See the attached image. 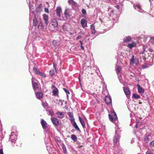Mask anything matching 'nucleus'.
Here are the masks:
<instances>
[{"label":"nucleus","mask_w":154,"mask_h":154,"mask_svg":"<svg viewBox=\"0 0 154 154\" xmlns=\"http://www.w3.org/2000/svg\"><path fill=\"white\" fill-rule=\"evenodd\" d=\"M109 116L110 121L115 124L116 125L115 128H118L119 127L117 124L118 122V118L115 112L114 111H112L111 114H109Z\"/></svg>","instance_id":"obj_1"},{"label":"nucleus","mask_w":154,"mask_h":154,"mask_svg":"<svg viewBox=\"0 0 154 154\" xmlns=\"http://www.w3.org/2000/svg\"><path fill=\"white\" fill-rule=\"evenodd\" d=\"M67 114L70 118V119L71 121H73L74 123L72 124L74 128L77 131L79 132H81V130L77 125V124L75 121V119L73 116V114L71 112H68Z\"/></svg>","instance_id":"obj_2"},{"label":"nucleus","mask_w":154,"mask_h":154,"mask_svg":"<svg viewBox=\"0 0 154 154\" xmlns=\"http://www.w3.org/2000/svg\"><path fill=\"white\" fill-rule=\"evenodd\" d=\"M118 130H116L115 131V135L114 136L113 141L114 143V145L117 147H119V140L120 137V134L118 133Z\"/></svg>","instance_id":"obj_3"},{"label":"nucleus","mask_w":154,"mask_h":154,"mask_svg":"<svg viewBox=\"0 0 154 154\" xmlns=\"http://www.w3.org/2000/svg\"><path fill=\"white\" fill-rule=\"evenodd\" d=\"M37 82L38 81L33 77L32 78V82L33 88L35 91L38 88V85Z\"/></svg>","instance_id":"obj_4"},{"label":"nucleus","mask_w":154,"mask_h":154,"mask_svg":"<svg viewBox=\"0 0 154 154\" xmlns=\"http://www.w3.org/2000/svg\"><path fill=\"white\" fill-rule=\"evenodd\" d=\"M34 18L33 20V25L35 26L38 24L39 22H40L41 19L39 17L35 15V14H34V16H33V17L32 18Z\"/></svg>","instance_id":"obj_5"},{"label":"nucleus","mask_w":154,"mask_h":154,"mask_svg":"<svg viewBox=\"0 0 154 154\" xmlns=\"http://www.w3.org/2000/svg\"><path fill=\"white\" fill-rule=\"evenodd\" d=\"M119 53L120 52L119 51V53H118V57L117 58V62L119 64L122 63V60L124 58V56H123L124 53L123 52H121V54H120Z\"/></svg>","instance_id":"obj_6"},{"label":"nucleus","mask_w":154,"mask_h":154,"mask_svg":"<svg viewBox=\"0 0 154 154\" xmlns=\"http://www.w3.org/2000/svg\"><path fill=\"white\" fill-rule=\"evenodd\" d=\"M33 5H29V10H30V14H29V21L30 22V20H31L33 17V16H34L35 13L34 12V11L33 10V8H32Z\"/></svg>","instance_id":"obj_7"},{"label":"nucleus","mask_w":154,"mask_h":154,"mask_svg":"<svg viewBox=\"0 0 154 154\" xmlns=\"http://www.w3.org/2000/svg\"><path fill=\"white\" fill-rule=\"evenodd\" d=\"M64 14L65 17L67 18H69L71 14V12L69 8L66 9L64 11Z\"/></svg>","instance_id":"obj_8"},{"label":"nucleus","mask_w":154,"mask_h":154,"mask_svg":"<svg viewBox=\"0 0 154 154\" xmlns=\"http://www.w3.org/2000/svg\"><path fill=\"white\" fill-rule=\"evenodd\" d=\"M80 23L83 28L87 27V21L85 19L82 18L81 19Z\"/></svg>","instance_id":"obj_9"},{"label":"nucleus","mask_w":154,"mask_h":154,"mask_svg":"<svg viewBox=\"0 0 154 154\" xmlns=\"http://www.w3.org/2000/svg\"><path fill=\"white\" fill-rule=\"evenodd\" d=\"M133 6L135 10L140 12H143V11L139 3L134 4V5Z\"/></svg>","instance_id":"obj_10"},{"label":"nucleus","mask_w":154,"mask_h":154,"mask_svg":"<svg viewBox=\"0 0 154 154\" xmlns=\"http://www.w3.org/2000/svg\"><path fill=\"white\" fill-rule=\"evenodd\" d=\"M43 18L44 20V21L45 23L46 26H47L48 23V16L45 14H44L42 15Z\"/></svg>","instance_id":"obj_11"},{"label":"nucleus","mask_w":154,"mask_h":154,"mask_svg":"<svg viewBox=\"0 0 154 154\" xmlns=\"http://www.w3.org/2000/svg\"><path fill=\"white\" fill-rule=\"evenodd\" d=\"M56 10L57 15L59 17H60L62 12L61 8L60 7H57Z\"/></svg>","instance_id":"obj_12"},{"label":"nucleus","mask_w":154,"mask_h":154,"mask_svg":"<svg viewBox=\"0 0 154 154\" xmlns=\"http://www.w3.org/2000/svg\"><path fill=\"white\" fill-rule=\"evenodd\" d=\"M105 102L108 104H110L112 103V99L110 96H107L105 97Z\"/></svg>","instance_id":"obj_13"},{"label":"nucleus","mask_w":154,"mask_h":154,"mask_svg":"<svg viewBox=\"0 0 154 154\" xmlns=\"http://www.w3.org/2000/svg\"><path fill=\"white\" fill-rule=\"evenodd\" d=\"M123 89L125 94L126 95L127 97H128L130 93L129 89L128 88L126 87H123Z\"/></svg>","instance_id":"obj_14"},{"label":"nucleus","mask_w":154,"mask_h":154,"mask_svg":"<svg viewBox=\"0 0 154 154\" xmlns=\"http://www.w3.org/2000/svg\"><path fill=\"white\" fill-rule=\"evenodd\" d=\"M41 123L44 129H45L47 126V123L43 119H41Z\"/></svg>","instance_id":"obj_15"},{"label":"nucleus","mask_w":154,"mask_h":154,"mask_svg":"<svg viewBox=\"0 0 154 154\" xmlns=\"http://www.w3.org/2000/svg\"><path fill=\"white\" fill-rule=\"evenodd\" d=\"M10 139L12 143H15L17 139L16 135L15 134L11 135L10 137Z\"/></svg>","instance_id":"obj_16"},{"label":"nucleus","mask_w":154,"mask_h":154,"mask_svg":"<svg viewBox=\"0 0 154 154\" xmlns=\"http://www.w3.org/2000/svg\"><path fill=\"white\" fill-rule=\"evenodd\" d=\"M51 24L52 26H53L54 27H57L58 26V23L56 20L55 19H53L52 20V21L51 22Z\"/></svg>","instance_id":"obj_17"},{"label":"nucleus","mask_w":154,"mask_h":154,"mask_svg":"<svg viewBox=\"0 0 154 154\" xmlns=\"http://www.w3.org/2000/svg\"><path fill=\"white\" fill-rule=\"evenodd\" d=\"M116 72L117 75H120L121 71V67L120 66H116Z\"/></svg>","instance_id":"obj_18"},{"label":"nucleus","mask_w":154,"mask_h":154,"mask_svg":"<svg viewBox=\"0 0 154 154\" xmlns=\"http://www.w3.org/2000/svg\"><path fill=\"white\" fill-rule=\"evenodd\" d=\"M152 137L150 135H146L145 137L144 140L146 143H147L151 140Z\"/></svg>","instance_id":"obj_19"},{"label":"nucleus","mask_w":154,"mask_h":154,"mask_svg":"<svg viewBox=\"0 0 154 154\" xmlns=\"http://www.w3.org/2000/svg\"><path fill=\"white\" fill-rule=\"evenodd\" d=\"M51 121L54 125L58 126L59 125V122L58 120L56 118H53L51 119Z\"/></svg>","instance_id":"obj_20"},{"label":"nucleus","mask_w":154,"mask_h":154,"mask_svg":"<svg viewBox=\"0 0 154 154\" xmlns=\"http://www.w3.org/2000/svg\"><path fill=\"white\" fill-rule=\"evenodd\" d=\"M136 46V44L134 42H132L131 43H129L127 45L128 47L131 49L133 47H135Z\"/></svg>","instance_id":"obj_21"},{"label":"nucleus","mask_w":154,"mask_h":154,"mask_svg":"<svg viewBox=\"0 0 154 154\" xmlns=\"http://www.w3.org/2000/svg\"><path fill=\"white\" fill-rule=\"evenodd\" d=\"M131 39V37L129 36H127L123 38V41L125 42H130Z\"/></svg>","instance_id":"obj_22"},{"label":"nucleus","mask_w":154,"mask_h":154,"mask_svg":"<svg viewBox=\"0 0 154 154\" xmlns=\"http://www.w3.org/2000/svg\"><path fill=\"white\" fill-rule=\"evenodd\" d=\"M79 119L83 128L84 129L85 127V125L84 122L83 120L82 119L80 116H79Z\"/></svg>","instance_id":"obj_23"},{"label":"nucleus","mask_w":154,"mask_h":154,"mask_svg":"<svg viewBox=\"0 0 154 154\" xmlns=\"http://www.w3.org/2000/svg\"><path fill=\"white\" fill-rule=\"evenodd\" d=\"M36 97L39 99H42V94L40 92H37L35 93Z\"/></svg>","instance_id":"obj_24"},{"label":"nucleus","mask_w":154,"mask_h":154,"mask_svg":"<svg viewBox=\"0 0 154 154\" xmlns=\"http://www.w3.org/2000/svg\"><path fill=\"white\" fill-rule=\"evenodd\" d=\"M64 113L60 112H57L56 114L57 115L58 117L60 119L63 118L64 117Z\"/></svg>","instance_id":"obj_25"},{"label":"nucleus","mask_w":154,"mask_h":154,"mask_svg":"<svg viewBox=\"0 0 154 154\" xmlns=\"http://www.w3.org/2000/svg\"><path fill=\"white\" fill-rule=\"evenodd\" d=\"M137 89L138 90V92L140 93H143L144 91V89L143 88L140 86L138 85H137Z\"/></svg>","instance_id":"obj_26"},{"label":"nucleus","mask_w":154,"mask_h":154,"mask_svg":"<svg viewBox=\"0 0 154 154\" xmlns=\"http://www.w3.org/2000/svg\"><path fill=\"white\" fill-rule=\"evenodd\" d=\"M38 28L39 29H41V30H42L44 29L43 23L41 20L40 21V22H39L38 23Z\"/></svg>","instance_id":"obj_27"},{"label":"nucleus","mask_w":154,"mask_h":154,"mask_svg":"<svg viewBox=\"0 0 154 154\" xmlns=\"http://www.w3.org/2000/svg\"><path fill=\"white\" fill-rule=\"evenodd\" d=\"M91 29L92 34H94L96 32V31L95 29V26L94 24H92L91 25Z\"/></svg>","instance_id":"obj_28"},{"label":"nucleus","mask_w":154,"mask_h":154,"mask_svg":"<svg viewBox=\"0 0 154 154\" xmlns=\"http://www.w3.org/2000/svg\"><path fill=\"white\" fill-rule=\"evenodd\" d=\"M55 88V89L53 90L52 92L53 94L54 95H56L58 93V90L54 86H52V88Z\"/></svg>","instance_id":"obj_29"},{"label":"nucleus","mask_w":154,"mask_h":154,"mask_svg":"<svg viewBox=\"0 0 154 154\" xmlns=\"http://www.w3.org/2000/svg\"><path fill=\"white\" fill-rule=\"evenodd\" d=\"M42 105L44 108L45 109L46 111H47L48 109V104L46 102H43Z\"/></svg>","instance_id":"obj_30"},{"label":"nucleus","mask_w":154,"mask_h":154,"mask_svg":"<svg viewBox=\"0 0 154 154\" xmlns=\"http://www.w3.org/2000/svg\"><path fill=\"white\" fill-rule=\"evenodd\" d=\"M45 144L47 145H46L47 149V150L48 151L49 154H50V153L49 152V151H50L51 149V148L50 146V144L47 145V144H48V143L46 142V141H45Z\"/></svg>","instance_id":"obj_31"},{"label":"nucleus","mask_w":154,"mask_h":154,"mask_svg":"<svg viewBox=\"0 0 154 154\" xmlns=\"http://www.w3.org/2000/svg\"><path fill=\"white\" fill-rule=\"evenodd\" d=\"M71 138L74 141H76L77 140V138L76 136L74 134H72L71 135Z\"/></svg>","instance_id":"obj_32"},{"label":"nucleus","mask_w":154,"mask_h":154,"mask_svg":"<svg viewBox=\"0 0 154 154\" xmlns=\"http://www.w3.org/2000/svg\"><path fill=\"white\" fill-rule=\"evenodd\" d=\"M52 44L54 46L56 47L59 45L60 44V43L58 41H57L56 40H53Z\"/></svg>","instance_id":"obj_33"},{"label":"nucleus","mask_w":154,"mask_h":154,"mask_svg":"<svg viewBox=\"0 0 154 154\" xmlns=\"http://www.w3.org/2000/svg\"><path fill=\"white\" fill-rule=\"evenodd\" d=\"M62 149L63 150V152L64 153H67V149L66 148V147L65 145L63 143L62 145Z\"/></svg>","instance_id":"obj_34"},{"label":"nucleus","mask_w":154,"mask_h":154,"mask_svg":"<svg viewBox=\"0 0 154 154\" xmlns=\"http://www.w3.org/2000/svg\"><path fill=\"white\" fill-rule=\"evenodd\" d=\"M47 111L48 112L47 114L48 115L53 116L54 114V112L52 110H50L48 111V109Z\"/></svg>","instance_id":"obj_35"},{"label":"nucleus","mask_w":154,"mask_h":154,"mask_svg":"<svg viewBox=\"0 0 154 154\" xmlns=\"http://www.w3.org/2000/svg\"><path fill=\"white\" fill-rule=\"evenodd\" d=\"M118 79L119 80V81L122 84H123L124 82L122 80V76L121 75V74H120V75H117Z\"/></svg>","instance_id":"obj_36"},{"label":"nucleus","mask_w":154,"mask_h":154,"mask_svg":"<svg viewBox=\"0 0 154 154\" xmlns=\"http://www.w3.org/2000/svg\"><path fill=\"white\" fill-rule=\"evenodd\" d=\"M132 97L135 99H137L140 98V96L137 94H133Z\"/></svg>","instance_id":"obj_37"},{"label":"nucleus","mask_w":154,"mask_h":154,"mask_svg":"<svg viewBox=\"0 0 154 154\" xmlns=\"http://www.w3.org/2000/svg\"><path fill=\"white\" fill-rule=\"evenodd\" d=\"M152 65L148 64H146L143 65L142 68L143 69H145L149 67Z\"/></svg>","instance_id":"obj_38"},{"label":"nucleus","mask_w":154,"mask_h":154,"mask_svg":"<svg viewBox=\"0 0 154 154\" xmlns=\"http://www.w3.org/2000/svg\"><path fill=\"white\" fill-rule=\"evenodd\" d=\"M33 70L35 72L36 74H38L40 71L37 69V68L36 67H34L33 68Z\"/></svg>","instance_id":"obj_39"},{"label":"nucleus","mask_w":154,"mask_h":154,"mask_svg":"<svg viewBox=\"0 0 154 154\" xmlns=\"http://www.w3.org/2000/svg\"><path fill=\"white\" fill-rule=\"evenodd\" d=\"M54 73V69H51L49 71V74L50 75L52 76Z\"/></svg>","instance_id":"obj_40"},{"label":"nucleus","mask_w":154,"mask_h":154,"mask_svg":"<svg viewBox=\"0 0 154 154\" xmlns=\"http://www.w3.org/2000/svg\"><path fill=\"white\" fill-rule=\"evenodd\" d=\"M68 2L69 4L72 5H75V2L73 0H69Z\"/></svg>","instance_id":"obj_41"},{"label":"nucleus","mask_w":154,"mask_h":154,"mask_svg":"<svg viewBox=\"0 0 154 154\" xmlns=\"http://www.w3.org/2000/svg\"><path fill=\"white\" fill-rule=\"evenodd\" d=\"M96 10L97 11V15L100 16L101 15H100V13L101 12L99 8H97Z\"/></svg>","instance_id":"obj_42"},{"label":"nucleus","mask_w":154,"mask_h":154,"mask_svg":"<svg viewBox=\"0 0 154 154\" xmlns=\"http://www.w3.org/2000/svg\"><path fill=\"white\" fill-rule=\"evenodd\" d=\"M38 74H39L40 76L43 78H45L46 77V75L44 73H42L40 71L39 72Z\"/></svg>","instance_id":"obj_43"},{"label":"nucleus","mask_w":154,"mask_h":154,"mask_svg":"<svg viewBox=\"0 0 154 154\" xmlns=\"http://www.w3.org/2000/svg\"><path fill=\"white\" fill-rule=\"evenodd\" d=\"M130 62L132 64H134V56L133 55H132V58Z\"/></svg>","instance_id":"obj_44"},{"label":"nucleus","mask_w":154,"mask_h":154,"mask_svg":"<svg viewBox=\"0 0 154 154\" xmlns=\"http://www.w3.org/2000/svg\"><path fill=\"white\" fill-rule=\"evenodd\" d=\"M150 42L153 45H154V37L151 38L150 39Z\"/></svg>","instance_id":"obj_45"},{"label":"nucleus","mask_w":154,"mask_h":154,"mask_svg":"<svg viewBox=\"0 0 154 154\" xmlns=\"http://www.w3.org/2000/svg\"><path fill=\"white\" fill-rule=\"evenodd\" d=\"M82 12L84 15H85L86 14V11L84 9H82Z\"/></svg>","instance_id":"obj_46"},{"label":"nucleus","mask_w":154,"mask_h":154,"mask_svg":"<svg viewBox=\"0 0 154 154\" xmlns=\"http://www.w3.org/2000/svg\"><path fill=\"white\" fill-rule=\"evenodd\" d=\"M63 90L66 94H69V92L65 88H63Z\"/></svg>","instance_id":"obj_47"},{"label":"nucleus","mask_w":154,"mask_h":154,"mask_svg":"<svg viewBox=\"0 0 154 154\" xmlns=\"http://www.w3.org/2000/svg\"><path fill=\"white\" fill-rule=\"evenodd\" d=\"M150 146L152 147H154V140L151 142L150 143Z\"/></svg>","instance_id":"obj_48"},{"label":"nucleus","mask_w":154,"mask_h":154,"mask_svg":"<svg viewBox=\"0 0 154 154\" xmlns=\"http://www.w3.org/2000/svg\"><path fill=\"white\" fill-rule=\"evenodd\" d=\"M90 1H91V2H90L89 5L87 4V6L88 7V8H90V7H92L93 6L91 4V0H90Z\"/></svg>","instance_id":"obj_49"},{"label":"nucleus","mask_w":154,"mask_h":154,"mask_svg":"<svg viewBox=\"0 0 154 154\" xmlns=\"http://www.w3.org/2000/svg\"><path fill=\"white\" fill-rule=\"evenodd\" d=\"M44 10H45V12L47 13H48L49 12V10L48 9V8H45V9H44Z\"/></svg>","instance_id":"obj_50"},{"label":"nucleus","mask_w":154,"mask_h":154,"mask_svg":"<svg viewBox=\"0 0 154 154\" xmlns=\"http://www.w3.org/2000/svg\"><path fill=\"white\" fill-rule=\"evenodd\" d=\"M79 34L82 35H84L85 34V32L83 31H81L79 32Z\"/></svg>","instance_id":"obj_51"},{"label":"nucleus","mask_w":154,"mask_h":154,"mask_svg":"<svg viewBox=\"0 0 154 154\" xmlns=\"http://www.w3.org/2000/svg\"><path fill=\"white\" fill-rule=\"evenodd\" d=\"M81 38L82 36L80 35H79L76 38V40H78Z\"/></svg>","instance_id":"obj_52"},{"label":"nucleus","mask_w":154,"mask_h":154,"mask_svg":"<svg viewBox=\"0 0 154 154\" xmlns=\"http://www.w3.org/2000/svg\"><path fill=\"white\" fill-rule=\"evenodd\" d=\"M0 154H4L2 149H0Z\"/></svg>","instance_id":"obj_53"},{"label":"nucleus","mask_w":154,"mask_h":154,"mask_svg":"<svg viewBox=\"0 0 154 154\" xmlns=\"http://www.w3.org/2000/svg\"><path fill=\"white\" fill-rule=\"evenodd\" d=\"M143 51H142V52H140V54H143V52H144V51H145V49H144V47H143Z\"/></svg>","instance_id":"obj_54"},{"label":"nucleus","mask_w":154,"mask_h":154,"mask_svg":"<svg viewBox=\"0 0 154 154\" xmlns=\"http://www.w3.org/2000/svg\"><path fill=\"white\" fill-rule=\"evenodd\" d=\"M81 49L82 50H84V46H83V45H81Z\"/></svg>","instance_id":"obj_55"},{"label":"nucleus","mask_w":154,"mask_h":154,"mask_svg":"<svg viewBox=\"0 0 154 154\" xmlns=\"http://www.w3.org/2000/svg\"><path fill=\"white\" fill-rule=\"evenodd\" d=\"M116 7L117 9H119L120 8V7L119 5H117L116 6Z\"/></svg>","instance_id":"obj_56"},{"label":"nucleus","mask_w":154,"mask_h":154,"mask_svg":"<svg viewBox=\"0 0 154 154\" xmlns=\"http://www.w3.org/2000/svg\"><path fill=\"white\" fill-rule=\"evenodd\" d=\"M53 66H54V68L55 70H56V65H55V64L54 63H53Z\"/></svg>","instance_id":"obj_57"},{"label":"nucleus","mask_w":154,"mask_h":154,"mask_svg":"<svg viewBox=\"0 0 154 154\" xmlns=\"http://www.w3.org/2000/svg\"><path fill=\"white\" fill-rule=\"evenodd\" d=\"M146 154H154L153 153H152L150 152H146Z\"/></svg>","instance_id":"obj_58"},{"label":"nucleus","mask_w":154,"mask_h":154,"mask_svg":"<svg viewBox=\"0 0 154 154\" xmlns=\"http://www.w3.org/2000/svg\"><path fill=\"white\" fill-rule=\"evenodd\" d=\"M79 42L80 43L81 45H82V41H80Z\"/></svg>","instance_id":"obj_59"},{"label":"nucleus","mask_w":154,"mask_h":154,"mask_svg":"<svg viewBox=\"0 0 154 154\" xmlns=\"http://www.w3.org/2000/svg\"><path fill=\"white\" fill-rule=\"evenodd\" d=\"M135 127L136 128H137L138 127V125L137 123L136 124V125H135Z\"/></svg>","instance_id":"obj_60"},{"label":"nucleus","mask_w":154,"mask_h":154,"mask_svg":"<svg viewBox=\"0 0 154 154\" xmlns=\"http://www.w3.org/2000/svg\"><path fill=\"white\" fill-rule=\"evenodd\" d=\"M38 9H39V10H41V8H39V7H38V8H37V9H36L37 11H38Z\"/></svg>","instance_id":"obj_61"},{"label":"nucleus","mask_w":154,"mask_h":154,"mask_svg":"<svg viewBox=\"0 0 154 154\" xmlns=\"http://www.w3.org/2000/svg\"><path fill=\"white\" fill-rule=\"evenodd\" d=\"M68 94H66V97H67V98L68 99L69 98V95H68Z\"/></svg>","instance_id":"obj_62"},{"label":"nucleus","mask_w":154,"mask_h":154,"mask_svg":"<svg viewBox=\"0 0 154 154\" xmlns=\"http://www.w3.org/2000/svg\"><path fill=\"white\" fill-rule=\"evenodd\" d=\"M79 148H81V147L82 146V145H79Z\"/></svg>","instance_id":"obj_63"},{"label":"nucleus","mask_w":154,"mask_h":154,"mask_svg":"<svg viewBox=\"0 0 154 154\" xmlns=\"http://www.w3.org/2000/svg\"><path fill=\"white\" fill-rule=\"evenodd\" d=\"M149 50L151 52V51H152V49H149Z\"/></svg>","instance_id":"obj_64"}]
</instances>
